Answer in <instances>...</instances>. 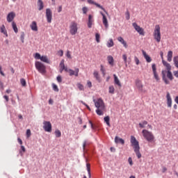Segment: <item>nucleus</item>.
<instances>
[{
    "label": "nucleus",
    "mask_w": 178,
    "mask_h": 178,
    "mask_svg": "<svg viewBox=\"0 0 178 178\" xmlns=\"http://www.w3.org/2000/svg\"><path fill=\"white\" fill-rule=\"evenodd\" d=\"M128 162H129L130 166H133V159H131V157H129Z\"/></svg>",
    "instance_id": "nucleus-52"
},
{
    "label": "nucleus",
    "mask_w": 178,
    "mask_h": 178,
    "mask_svg": "<svg viewBox=\"0 0 178 178\" xmlns=\"http://www.w3.org/2000/svg\"><path fill=\"white\" fill-rule=\"evenodd\" d=\"M100 38L101 35H99V33H95V40L97 43H99L101 42Z\"/></svg>",
    "instance_id": "nucleus-37"
},
{
    "label": "nucleus",
    "mask_w": 178,
    "mask_h": 178,
    "mask_svg": "<svg viewBox=\"0 0 178 178\" xmlns=\"http://www.w3.org/2000/svg\"><path fill=\"white\" fill-rule=\"evenodd\" d=\"M172 58H173V51H169L168 52V56H167L168 62H172Z\"/></svg>",
    "instance_id": "nucleus-26"
},
{
    "label": "nucleus",
    "mask_w": 178,
    "mask_h": 178,
    "mask_svg": "<svg viewBox=\"0 0 178 178\" xmlns=\"http://www.w3.org/2000/svg\"><path fill=\"white\" fill-rule=\"evenodd\" d=\"M35 59H41V54H40L39 53H35Z\"/></svg>",
    "instance_id": "nucleus-51"
},
{
    "label": "nucleus",
    "mask_w": 178,
    "mask_h": 178,
    "mask_svg": "<svg viewBox=\"0 0 178 178\" xmlns=\"http://www.w3.org/2000/svg\"><path fill=\"white\" fill-rule=\"evenodd\" d=\"M77 30L79 28L77 27V24L76 22H72L70 26V33L72 35H76L77 34Z\"/></svg>",
    "instance_id": "nucleus-7"
},
{
    "label": "nucleus",
    "mask_w": 178,
    "mask_h": 178,
    "mask_svg": "<svg viewBox=\"0 0 178 178\" xmlns=\"http://www.w3.org/2000/svg\"><path fill=\"white\" fill-rule=\"evenodd\" d=\"M107 60L111 66H113V57L112 56H108L107 57Z\"/></svg>",
    "instance_id": "nucleus-29"
},
{
    "label": "nucleus",
    "mask_w": 178,
    "mask_h": 178,
    "mask_svg": "<svg viewBox=\"0 0 178 178\" xmlns=\"http://www.w3.org/2000/svg\"><path fill=\"white\" fill-rule=\"evenodd\" d=\"M86 145H87V140H84L83 141V149H86Z\"/></svg>",
    "instance_id": "nucleus-59"
},
{
    "label": "nucleus",
    "mask_w": 178,
    "mask_h": 178,
    "mask_svg": "<svg viewBox=\"0 0 178 178\" xmlns=\"http://www.w3.org/2000/svg\"><path fill=\"white\" fill-rule=\"evenodd\" d=\"M20 83L22 84V87H26V86H27L26 79H24L23 78L20 79Z\"/></svg>",
    "instance_id": "nucleus-41"
},
{
    "label": "nucleus",
    "mask_w": 178,
    "mask_h": 178,
    "mask_svg": "<svg viewBox=\"0 0 178 178\" xmlns=\"http://www.w3.org/2000/svg\"><path fill=\"white\" fill-rule=\"evenodd\" d=\"M173 74H174L175 77L178 79V70L177 71H174Z\"/></svg>",
    "instance_id": "nucleus-57"
},
{
    "label": "nucleus",
    "mask_w": 178,
    "mask_h": 178,
    "mask_svg": "<svg viewBox=\"0 0 178 178\" xmlns=\"http://www.w3.org/2000/svg\"><path fill=\"white\" fill-rule=\"evenodd\" d=\"M142 53L146 62H147V63H151V62H152V58H151V56L147 54V52H145L144 50L142 51Z\"/></svg>",
    "instance_id": "nucleus-15"
},
{
    "label": "nucleus",
    "mask_w": 178,
    "mask_h": 178,
    "mask_svg": "<svg viewBox=\"0 0 178 178\" xmlns=\"http://www.w3.org/2000/svg\"><path fill=\"white\" fill-rule=\"evenodd\" d=\"M167 105L168 108H172V97H170V93L167 92Z\"/></svg>",
    "instance_id": "nucleus-16"
},
{
    "label": "nucleus",
    "mask_w": 178,
    "mask_h": 178,
    "mask_svg": "<svg viewBox=\"0 0 178 178\" xmlns=\"http://www.w3.org/2000/svg\"><path fill=\"white\" fill-rule=\"evenodd\" d=\"M100 15H102L103 17L102 22L104 27H106V29H108L109 27V24H108V19L106 18V16L105 15V14H104V13H102V11H100Z\"/></svg>",
    "instance_id": "nucleus-12"
},
{
    "label": "nucleus",
    "mask_w": 178,
    "mask_h": 178,
    "mask_svg": "<svg viewBox=\"0 0 178 178\" xmlns=\"http://www.w3.org/2000/svg\"><path fill=\"white\" fill-rule=\"evenodd\" d=\"M104 122H106V124H107V126H108V127H111V122H110V118L109 116H106L104 117Z\"/></svg>",
    "instance_id": "nucleus-31"
},
{
    "label": "nucleus",
    "mask_w": 178,
    "mask_h": 178,
    "mask_svg": "<svg viewBox=\"0 0 178 178\" xmlns=\"http://www.w3.org/2000/svg\"><path fill=\"white\" fill-rule=\"evenodd\" d=\"M56 80H57L58 83H62V76L58 75V76L56 77Z\"/></svg>",
    "instance_id": "nucleus-50"
},
{
    "label": "nucleus",
    "mask_w": 178,
    "mask_h": 178,
    "mask_svg": "<svg viewBox=\"0 0 178 178\" xmlns=\"http://www.w3.org/2000/svg\"><path fill=\"white\" fill-rule=\"evenodd\" d=\"M125 15H126L127 20H130V13L129 12V10H127L125 13Z\"/></svg>",
    "instance_id": "nucleus-45"
},
{
    "label": "nucleus",
    "mask_w": 178,
    "mask_h": 178,
    "mask_svg": "<svg viewBox=\"0 0 178 178\" xmlns=\"http://www.w3.org/2000/svg\"><path fill=\"white\" fill-rule=\"evenodd\" d=\"M152 69L154 74V78L157 81V83H159V76L158 75V72H156V65L155 63L152 64Z\"/></svg>",
    "instance_id": "nucleus-9"
},
{
    "label": "nucleus",
    "mask_w": 178,
    "mask_h": 178,
    "mask_svg": "<svg viewBox=\"0 0 178 178\" xmlns=\"http://www.w3.org/2000/svg\"><path fill=\"white\" fill-rule=\"evenodd\" d=\"M13 29L16 34H17L19 30L17 29V26L16 25V23L15 22H12Z\"/></svg>",
    "instance_id": "nucleus-32"
},
{
    "label": "nucleus",
    "mask_w": 178,
    "mask_h": 178,
    "mask_svg": "<svg viewBox=\"0 0 178 178\" xmlns=\"http://www.w3.org/2000/svg\"><path fill=\"white\" fill-rule=\"evenodd\" d=\"M24 35H24V32H22L21 35H20V40H21L22 44L24 43Z\"/></svg>",
    "instance_id": "nucleus-44"
},
{
    "label": "nucleus",
    "mask_w": 178,
    "mask_h": 178,
    "mask_svg": "<svg viewBox=\"0 0 178 178\" xmlns=\"http://www.w3.org/2000/svg\"><path fill=\"white\" fill-rule=\"evenodd\" d=\"M93 102H95V106L97 108L96 110L97 115L102 116L104 115V112L102 111L105 110V103L104 102V100L102 98H99L97 101L94 99Z\"/></svg>",
    "instance_id": "nucleus-3"
},
{
    "label": "nucleus",
    "mask_w": 178,
    "mask_h": 178,
    "mask_svg": "<svg viewBox=\"0 0 178 178\" xmlns=\"http://www.w3.org/2000/svg\"><path fill=\"white\" fill-rule=\"evenodd\" d=\"M79 90H80V91H84V86H83V84L79 83L76 84Z\"/></svg>",
    "instance_id": "nucleus-40"
},
{
    "label": "nucleus",
    "mask_w": 178,
    "mask_h": 178,
    "mask_svg": "<svg viewBox=\"0 0 178 178\" xmlns=\"http://www.w3.org/2000/svg\"><path fill=\"white\" fill-rule=\"evenodd\" d=\"M114 77V83L118 86V87H122V83H120V81L119 80V78H118V76L116 74H113Z\"/></svg>",
    "instance_id": "nucleus-20"
},
{
    "label": "nucleus",
    "mask_w": 178,
    "mask_h": 178,
    "mask_svg": "<svg viewBox=\"0 0 178 178\" xmlns=\"http://www.w3.org/2000/svg\"><path fill=\"white\" fill-rule=\"evenodd\" d=\"M78 120L79 124H83V120L81 118V117L78 118Z\"/></svg>",
    "instance_id": "nucleus-58"
},
{
    "label": "nucleus",
    "mask_w": 178,
    "mask_h": 178,
    "mask_svg": "<svg viewBox=\"0 0 178 178\" xmlns=\"http://www.w3.org/2000/svg\"><path fill=\"white\" fill-rule=\"evenodd\" d=\"M115 45V43L113 42V39L111 38L107 42L106 47L108 48H112Z\"/></svg>",
    "instance_id": "nucleus-27"
},
{
    "label": "nucleus",
    "mask_w": 178,
    "mask_h": 178,
    "mask_svg": "<svg viewBox=\"0 0 178 178\" xmlns=\"http://www.w3.org/2000/svg\"><path fill=\"white\" fill-rule=\"evenodd\" d=\"M95 1L94 0H88V3H90V5H95Z\"/></svg>",
    "instance_id": "nucleus-55"
},
{
    "label": "nucleus",
    "mask_w": 178,
    "mask_h": 178,
    "mask_svg": "<svg viewBox=\"0 0 178 178\" xmlns=\"http://www.w3.org/2000/svg\"><path fill=\"white\" fill-rule=\"evenodd\" d=\"M134 60L136 65H140V60L138 59V58H137V56L134 57Z\"/></svg>",
    "instance_id": "nucleus-53"
},
{
    "label": "nucleus",
    "mask_w": 178,
    "mask_h": 178,
    "mask_svg": "<svg viewBox=\"0 0 178 178\" xmlns=\"http://www.w3.org/2000/svg\"><path fill=\"white\" fill-rule=\"evenodd\" d=\"M43 124L44 131H47V133H51V131H52V124H51V122L44 121Z\"/></svg>",
    "instance_id": "nucleus-8"
},
{
    "label": "nucleus",
    "mask_w": 178,
    "mask_h": 178,
    "mask_svg": "<svg viewBox=\"0 0 178 178\" xmlns=\"http://www.w3.org/2000/svg\"><path fill=\"white\" fill-rule=\"evenodd\" d=\"M23 152H26V147L24 145H21V150H19L21 156H23Z\"/></svg>",
    "instance_id": "nucleus-38"
},
{
    "label": "nucleus",
    "mask_w": 178,
    "mask_h": 178,
    "mask_svg": "<svg viewBox=\"0 0 178 178\" xmlns=\"http://www.w3.org/2000/svg\"><path fill=\"white\" fill-rule=\"evenodd\" d=\"M136 86L139 91H143V83H141V81L140 80H136Z\"/></svg>",
    "instance_id": "nucleus-22"
},
{
    "label": "nucleus",
    "mask_w": 178,
    "mask_h": 178,
    "mask_svg": "<svg viewBox=\"0 0 178 178\" xmlns=\"http://www.w3.org/2000/svg\"><path fill=\"white\" fill-rule=\"evenodd\" d=\"M163 66L166 67L167 71L166 70H163L161 72V76H162V80L164 81L165 84H170V82L169 80L171 81L173 80V74H172V65L170 64L165 60H163ZM166 73H167V77L166 78ZM169 79V80H168Z\"/></svg>",
    "instance_id": "nucleus-1"
},
{
    "label": "nucleus",
    "mask_w": 178,
    "mask_h": 178,
    "mask_svg": "<svg viewBox=\"0 0 178 178\" xmlns=\"http://www.w3.org/2000/svg\"><path fill=\"white\" fill-rule=\"evenodd\" d=\"M118 40L121 42V44H122L123 47H124V48H127V42H126V41H124V39H123V38L118 37Z\"/></svg>",
    "instance_id": "nucleus-23"
},
{
    "label": "nucleus",
    "mask_w": 178,
    "mask_h": 178,
    "mask_svg": "<svg viewBox=\"0 0 178 178\" xmlns=\"http://www.w3.org/2000/svg\"><path fill=\"white\" fill-rule=\"evenodd\" d=\"M130 143L138 159H140V158H141V152H140V143H138V140H137L134 136H131Z\"/></svg>",
    "instance_id": "nucleus-2"
},
{
    "label": "nucleus",
    "mask_w": 178,
    "mask_h": 178,
    "mask_svg": "<svg viewBox=\"0 0 178 178\" xmlns=\"http://www.w3.org/2000/svg\"><path fill=\"white\" fill-rule=\"evenodd\" d=\"M153 35L156 42H161V26L159 25L155 26Z\"/></svg>",
    "instance_id": "nucleus-6"
},
{
    "label": "nucleus",
    "mask_w": 178,
    "mask_h": 178,
    "mask_svg": "<svg viewBox=\"0 0 178 178\" xmlns=\"http://www.w3.org/2000/svg\"><path fill=\"white\" fill-rule=\"evenodd\" d=\"M87 86H88V88H91V87H92V83H91L90 81H88Z\"/></svg>",
    "instance_id": "nucleus-54"
},
{
    "label": "nucleus",
    "mask_w": 178,
    "mask_h": 178,
    "mask_svg": "<svg viewBox=\"0 0 178 178\" xmlns=\"http://www.w3.org/2000/svg\"><path fill=\"white\" fill-rule=\"evenodd\" d=\"M115 144H122V145H124V140L118 136L115 137Z\"/></svg>",
    "instance_id": "nucleus-17"
},
{
    "label": "nucleus",
    "mask_w": 178,
    "mask_h": 178,
    "mask_svg": "<svg viewBox=\"0 0 178 178\" xmlns=\"http://www.w3.org/2000/svg\"><path fill=\"white\" fill-rule=\"evenodd\" d=\"M40 60L42 62H44V63H49V60H48L47 56H42Z\"/></svg>",
    "instance_id": "nucleus-30"
},
{
    "label": "nucleus",
    "mask_w": 178,
    "mask_h": 178,
    "mask_svg": "<svg viewBox=\"0 0 178 178\" xmlns=\"http://www.w3.org/2000/svg\"><path fill=\"white\" fill-rule=\"evenodd\" d=\"M16 17V14L14 12H10L7 15V22L8 23H11V22H13V19Z\"/></svg>",
    "instance_id": "nucleus-13"
},
{
    "label": "nucleus",
    "mask_w": 178,
    "mask_h": 178,
    "mask_svg": "<svg viewBox=\"0 0 178 178\" xmlns=\"http://www.w3.org/2000/svg\"><path fill=\"white\" fill-rule=\"evenodd\" d=\"M86 169L88 172H91V168L90 167V163L86 164Z\"/></svg>",
    "instance_id": "nucleus-56"
},
{
    "label": "nucleus",
    "mask_w": 178,
    "mask_h": 178,
    "mask_svg": "<svg viewBox=\"0 0 178 178\" xmlns=\"http://www.w3.org/2000/svg\"><path fill=\"white\" fill-rule=\"evenodd\" d=\"M46 18L47 23H52V10L50 8L46 9Z\"/></svg>",
    "instance_id": "nucleus-11"
},
{
    "label": "nucleus",
    "mask_w": 178,
    "mask_h": 178,
    "mask_svg": "<svg viewBox=\"0 0 178 178\" xmlns=\"http://www.w3.org/2000/svg\"><path fill=\"white\" fill-rule=\"evenodd\" d=\"M175 102H176V104H177L178 105V96H177L175 99Z\"/></svg>",
    "instance_id": "nucleus-64"
},
{
    "label": "nucleus",
    "mask_w": 178,
    "mask_h": 178,
    "mask_svg": "<svg viewBox=\"0 0 178 178\" xmlns=\"http://www.w3.org/2000/svg\"><path fill=\"white\" fill-rule=\"evenodd\" d=\"M110 150H111V152H116V149L113 147H111L110 148Z\"/></svg>",
    "instance_id": "nucleus-61"
},
{
    "label": "nucleus",
    "mask_w": 178,
    "mask_h": 178,
    "mask_svg": "<svg viewBox=\"0 0 178 178\" xmlns=\"http://www.w3.org/2000/svg\"><path fill=\"white\" fill-rule=\"evenodd\" d=\"M79 68H75V70H73L72 69H69L70 76H75V77H78L79 76Z\"/></svg>",
    "instance_id": "nucleus-14"
},
{
    "label": "nucleus",
    "mask_w": 178,
    "mask_h": 178,
    "mask_svg": "<svg viewBox=\"0 0 178 178\" xmlns=\"http://www.w3.org/2000/svg\"><path fill=\"white\" fill-rule=\"evenodd\" d=\"M122 59H123L124 63H127V56L126 54L122 55Z\"/></svg>",
    "instance_id": "nucleus-49"
},
{
    "label": "nucleus",
    "mask_w": 178,
    "mask_h": 178,
    "mask_svg": "<svg viewBox=\"0 0 178 178\" xmlns=\"http://www.w3.org/2000/svg\"><path fill=\"white\" fill-rule=\"evenodd\" d=\"M52 87H53L54 91H56V92H59V88H58V86H56V84L52 83Z\"/></svg>",
    "instance_id": "nucleus-42"
},
{
    "label": "nucleus",
    "mask_w": 178,
    "mask_h": 178,
    "mask_svg": "<svg viewBox=\"0 0 178 178\" xmlns=\"http://www.w3.org/2000/svg\"><path fill=\"white\" fill-rule=\"evenodd\" d=\"M0 31L1 33H2V34H4V35H6V37H8V31H6V28H5V25H2L0 27Z\"/></svg>",
    "instance_id": "nucleus-25"
},
{
    "label": "nucleus",
    "mask_w": 178,
    "mask_h": 178,
    "mask_svg": "<svg viewBox=\"0 0 178 178\" xmlns=\"http://www.w3.org/2000/svg\"><path fill=\"white\" fill-rule=\"evenodd\" d=\"M92 22H94V20L92 19V15H88V29H91V27H92Z\"/></svg>",
    "instance_id": "nucleus-21"
},
{
    "label": "nucleus",
    "mask_w": 178,
    "mask_h": 178,
    "mask_svg": "<svg viewBox=\"0 0 178 178\" xmlns=\"http://www.w3.org/2000/svg\"><path fill=\"white\" fill-rule=\"evenodd\" d=\"M83 15H86L87 12H88V8L87 7L82 8Z\"/></svg>",
    "instance_id": "nucleus-46"
},
{
    "label": "nucleus",
    "mask_w": 178,
    "mask_h": 178,
    "mask_svg": "<svg viewBox=\"0 0 178 178\" xmlns=\"http://www.w3.org/2000/svg\"><path fill=\"white\" fill-rule=\"evenodd\" d=\"M38 10H42L44 9V2L42 0H38Z\"/></svg>",
    "instance_id": "nucleus-24"
},
{
    "label": "nucleus",
    "mask_w": 178,
    "mask_h": 178,
    "mask_svg": "<svg viewBox=\"0 0 178 178\" xmlns=\"http://www.w3.org/2000/svg\"><path fill=\"white\" fill-rule=\"evenodd\" d=\"M0 90H3V83L0 81Z\"/></svg>",
    "instance_id": "nucleus-62"
},
{
    "label": "nucleus",
    "mask_w": 178,
    "mask_h": 178,
    "mask_svg": "<svg viewBox=\"0 0 178 178\" xmlns=\"http://www.w3.org/2000/svg\"><path fill=\"white\" fill-rule=\"evenodd\" d=\"M30 27L33 31H38V26H37V22L35 21L32 22Z\"/></svg>",
    "instance_id": "nucleus-18"
},
{
    "label": "nucleus",
    "mask_w": 178,
    "mask_h": 178,
    "mask_svg": "<svg viewBox=\"0 0 178 178\" xmlns=\"http://www.w3.org/2000/svg\"><path fill=\"white\" fill-rule=\"evenodd\" d=\"M100 67V71L102 72L103 76H105V74H106V70L104 68V65H101Z\"/></svg>",
    "instance_id": "nucleus-39"
},
{
    "label": "nucleus",
    "mask_w": 178,
    "mask_h": 178,
    "mask_svg": "<svg viewBox=\"0 0 178 178\" xmlns=\"http://www.w3.org/2000/svg\"><path fill=\"white\" fill-rule=\"evenodd\" d=\"M65 60H62L60 63V69H62V70H64V69L66 67H65Z\"/></svg>",
    "instance_id": "nucleus-43"
},
{
    "label": "nucleus",
    "mask_w": 178,
    "mask_h": 178,
    "mask_svg": "<svg viewBox=\"0 0 178 178\" xmlns=\"http://www.w3.org/2000/svg\"><path fill=\"white\" fill-rule=\"evenodd\" d=\"M31 136V131L30 129L26 130V137L29 138Z\"/></svg>",
    "instance_id": "nucleus-47"
},
{
    "label": "nucleus",
    "mask_w": 178,
    "mask_h": 178,
    "mask_svg": "<svg viewBox=\"0 0 178 178\" xmlns=\"http://www.w3.org/2000/svg\"><path fill=\"white\" fill-rule=\"evenodd\" d=\"M148 124V122L144 120L141 122L139 123V127L141 128V129H144V127H145V125Z\"/></svg>",
    "instance_id": "nucleus-33"
},
{
    "label": "nucleus",
    "mask_w": 178,
    "mask_h": 178,
    "mask_svg": "<svg viewBox=\"0 0 178 178\" xmlns=\"http://www.w3.org/2000/svg\"><path fill=\"white\" fill-rule=\"evenodd\" d=\"M132 26L134 29H135L136 31L140 34V35H144V29L143 28H140L137 23L134 22L132 24Z\"/></svg>",
    "instance_id": "nucleus-10"
},
{
    "label": "nucleus",
    "mask_w": 178,
    "mask_h": 178,
    "mask_svg": "<svg viewBox=\"0 0 178 178\" xmlns=\"http://www.w3.org/2000/svg\"><path fill=\"white\" fill-rule=\"evenodd\" d=\"M109 94H115V87L113 86H110L108 88Z\"/></svg>",
    "instance_id": "nucleus-34"
},
{
    "label": "nucleus",
    "mask_w": 178,
    "mask_h": 178,
    "mask_svg": "<svg viewBox=\"0 0 178 178\" xmlns=\"http://www.w3.org/2000/svg\"><path fill=\"white\" fill-rule=\"evenodd\" d=\"M3 98H4V99H6V102H9V96L4 95Z\"/></svg>",
    "instance_id": "nucleus-60"
},
{
    "label": "nucleus",
    "mask_w": 178,
    "mask_h": 178,
    "mask_svg": "<svg viewBox=\"0 0 178 178\" xmlns=\"http://www.w3.org/2000/svg\"><path fill=\"white\" fill-rule=\"evenodd\" d=\"M54 134L57 138H59L62 136V133L59 131V129H56L54 132Z\"/></svg>",
    "instance_id": "nucleus-36"
},
{
    "label": "nucleus",
    "mask_w": 178,
    "mask_h": 178,
    "mask_svg": "<svg viewBox=\"0 0 178 178\" xmlns=\"http://www.w3.org/2000/svg\"><path fill=\"white\" fill-rule=\"evenodd\" d=\"M93 76L95 79H96L97 81H98V83H101L102 81V80L101 79V76H99V73H98V71H94Z\"/></svg>",
    "instance_id": "nucleus-19"
},
{
    "label": "nucleus",
    "mask_w": 178,
    "mask_h": 178,
    "mask_svg": "<svg viewBox=\"0 0 178 178\" xmlns=\"http://www.w3.org/2000/svg\"><path fill=\"white\" fill-rule=\"evenodd\" d=\"M81 102L83 105H84L87 108V109H88V111H91V108H90V106H88L87 104H86V102L83 101H81Z\"/></svg>",
    "instance_id": "nucleus-48"
},
{
    "label": "nucleus",
    "mask_w": 178,
    "mask_h": 178,
    "mask_svg": "<svg viewBox=\"0 0 178 178\" xmlns=\"http://www.w3.org/2000/svg\"><path fill=\"white\" fill-rule=\"evenodd\" d=\"M35 67L38 72H39V73L41 74H45V73H47V67H45L42 63L40 61H35Z\"/></svg>",
    "instance_id": "nucleus-5"
},
{
    "label": "nucleus",
    "mask_w": 178,
    "mask_h": 178,
    "mask_svg": "<svg viewBox=\"0 0 178 178\" xmlns=\"http://www.w3.org/2000/svg\"><path fill=\"white\" fill-rule=\"evenodd\" d=\"M58 54H59L60 56H63V50L58 51Z\"/></svg>",
    "instance_id": "nucleus-63"
},
{
    "label": "nucleus",
    "mask_w": 178,
    "mask_h": 178,
    "mask_svg": "<svg viewBox=\"0 0 178 178\" xmlns=\"http://www.w3.org/2000/svg\"><path fill=\"white\" fill-rule=\"evenodd\" d=\"M95 6H97V8H99V9H102V10H104V13H106V15H108V11L106 10H105V8L101 6L99 3H95Z\"/></svg>",
    "instance_id": "nucleus-28"
},
{
    "label": "nucleus",
    "mask_w": 178,
    "mask_h": 178,
    "mask_svg": "<svg viewBox=\"0 0 178 178\" xmlns=\"http://www.w3.org/2000/svg\"><path fill=\"white\" fill-rule=\"evenodd\" d=\"M142 134L145 140H147V141L149 143H152L154 140H155V136H154L152 132L149 131L148 130L143 129L142 131Z\"/></svg>",
    "instance_id": "nucleus-4"
},
{
    "label": "nucleus",
    "mask_w": 178,
    "mask_h": 178,
    "mask_svg": "<svg viewBox=\"0 0 178 178\" xmlns=\"http://www.w3.org/2000/svg\"><path fill=\"white\" fill-rule=\"evenodd\" d=\"M173 62L175 67H178V56L173 58Z\"/></svg>",
    "instance_id": "nucleus-35"
}]
</instances>
